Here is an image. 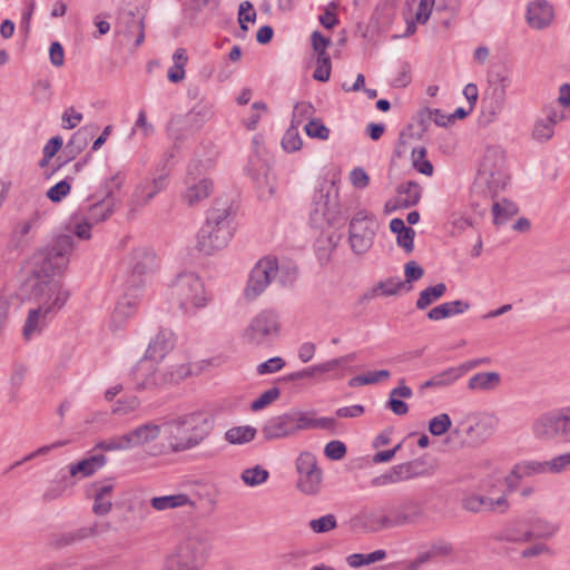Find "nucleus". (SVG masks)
Instances as JSON below:
<instances>
[{"label":"nucleus","instance_id":"obj_44","mask_svg":"<svg viewBox=\"0 0 570 570\" xmlns=\"http://www.w3.org/2000/svg\"><path fill=\"white\" fill-rule=\"evenodd\" d=\"M338 238L334 235L317 238L315 243V254L321 265H326L333 252L336 249Z\"/></svg>","mask_w":570,"mask_h":570},{"label":"nucleus","instance_id":"obj_56","mask_svg":"<svg viewBox=\"0 0 570 570\" xmlns=\"http://www.w3.org/2000/svg\"><path fill=\"white\" fill-rule=\"evenodd\" d=\"M434 380L436 382L438 389L446 387L456 382L460 377L463 376L459 366L449 367L435 375Z\"/></svg>","mask_w":570,"mask_h":570},{"label":"nucleus","instance_id":"obj_62","mask_svg":"<svg viewBox=\"0 0 570 570\" xmlns=\"http://www.w3.org/2000/svg\"><path fill=\"white\" fill-rule=\"evenodd\" d=\"M71 190V186H70V183L68 181V179H62L60 180L59 183H57L56 185H53L52 187H50L48 190H47V197L53 202V203H59L61 202V199L63 197H66Z\"/></svg>","mask_w":570,"mask_h":570},{"label":"nucleus","instance_id":"obj_49","mask_svg":"<svg viewBox=\"0 0 570 570\" xmlns=\"http://www.w3.org/2000/svg\"><path fill=\"white\" fill-rule=\"evenodd\" d=\"M426 149L422 146L414 147L411 153V160L413 167L421 174L431 176L433 174V166L426 158Z\"/></svg>","mask_w":570,"mask_h":570},{"label":"nucleus","instance_id":"obj_28","mask_svg":"<svg viewBox=\"0 0 570 570\" xmlns=\"http://www.w3.org/2000/svg\"><path fill=\"white\" fill-rule=\"evenodd\" d=\"M553 19L552 6L546 0H538L528 6L527 22L533 29L548 27Z\"/></svg>","mask_w":570,"mask_h":570},{"label":"nucleus","instance_id":"obj_32","mask_svg":"<svg viewBox=\"0 0 570 570\" xmlns=\"http://www.w3.org/2000/svg\"><path fill=\"white\" fill-rule=\"evenodd\" d=\"M107 462V458L104 454H94L85 458L76 463L70 464L69 474L72 478L80 476L87 478L92 475L95 472L100 470Z\"/></svg>","mask_w":570,"mask_h":570},{"label":"nucleus","instance_id":"obj_24","mask_svg":"<svg viewBox=\"0 0 570 570\" xmlns=\"http://www.w3.org/2000/svg\"><path fill=\"white\" fill-rule=\"evenodd\" d=\"M295 432H299L303 430H328L334 431L336 428V421L333 417H316L315 411H299V410H291Z\"/></svg>","mask_w":570,"mask_h":570},{"label":"nucleus","instance_id":"obj_19","mask_svg":"<svg viewBox=\"0 0 570 570\" xmlns=\"http://www.w3.org/2000/svg\"><path fill=\"white\" fill-rule=\"evenodd\" d=\"M461 507L463 510L472 513L493 512L502 514L510 509V503L505 494L492 499L479 493L469 492L463 495Z\"/></svg>","mask_w":570,"mask_h":570},{"label":"nucleus","instance_id":"obj_51","mask_svg":"<svg viewBox=\"0 0 570 570\" xmlns=\"http://www.w3.org/2000/svg\"><path fill=\"white\" fill-rule=\"evenodd\" d=\"M337 527L336 517L332 513L325 514L317 519H312L308 522V528L314 533H327Z\"/></svg>","mask_w":570,"mask_h":570},{"label":"nucleus","instance_id":"obj_6","mask_svg":"<svg viewBox=\"0 0 570 570\" xmlns=\"http://www.w3.org/2000/svg\"><path fill=\"white\" fill-rule=\"evenodd\" d=\"M498 424L499 420L492 413H468L456 421L452 434L462 446L478 448L494 434Z\"/></svg>","mask_w":570,"mask_h":570},{"label":"nucleus","instance_id":"obj_10","mask_svg":"<svg viewBox=\"0 0 570 570\" xmlns=\"http://www.w3.org/2000/svg\"><path fill=\"white\" fill-rule=\"evenodd\" d=\"M507 183L508 175L503 153L498 148L487 149L478 170L476 184L485 186L491 196L494 197L504 189Z\"/></svg>","mask_w":570,"mask_h":570},{"label":"nucleus","instance_id":"obj_50","mask_svg":"<svg viewBox=\"0 0 570 570\" xmlns=\"http://www.w3.org/2000/svg\"><path fill=\"white\" fill-rule=\"evenodd\" d=\"M95 449L108 452L125 451L130 449V444L128 443L127 433H125L98 442Z\"/></svg>","mask_w":570,"mask_h":570},{"label":"nucleus","instance_id":"obj_14","mask_svg":"<svg viewBox=\"0 0 570 570\" xmlns=\"http://www.w3.org/2000/svg\"><path fill=\"white\" fill-rule=\"evenodd\" d=\"M532 433L540 441L561 439L569 442L567 407L541 414L532 424Z\"/></svg>","mask_w":570,"mask_h":570},{"label":"nucleus","instance_id":"obj_38","mask_svg":"<svg viewBox=\"0 0 570 570\" xmlns=\"http://www.w3.org/2000/svg\"><path fill=\"white\" fill-rule=\"evenodd\" d=\"M397 206L409 208L415 206L422 195V188L416 181H405L397 186Z\"/></svg>","mask_w":570,"mask_h":570},{"label":"nucleus","instance_id":"obj_37","mask_svg":"<svg viewBox=\"0 0 570 570\" xmlns=\"http://www.w3.org/2000/svg\"><path fill=\"white\" fill-rule=\"evenodd\" d=\"M354 360H355V354L354 353H351V354H347V355H344V356H340V357H336V358H332V360L326 361L324 363L316 364V365H313L311 367L301 370L299 371L301 372V377L303 380V379L312 377V376H314L316 374L327 373V372L334 371V370H336L338 367L345 366L346 364L353 362Z\"/></svg>","mask_w":570,"mask_h":570},{"label":"nucleus","instance_id":"obj_21","mask_svg":"<svg viewBox=\"0 0 570 570\" xmlns=\"http://www.w3.org/2000/svg\"><path fill=\"white\" fill-rule=\"evenodd\" d=\"M197 164H189L187 177L185 180L186 190L183 194V200L189 206H194L207 198L213 190V181L208 178H198L195 175Z\"/></svg>","mask_w":570,"mask_h":570},{"label":"nucleus","instance_id":"obj_30","mask_svg":"<svg viewBox=\"0 0 570 570\" xmlns=\"http://www.w3.org/2000/svg\"><path fill=\"white\" fill-rule=\"evenodd\" d=\"M163 435V424L146 423L137 426L127 433L128 443L130 449L145 445Z\"/></svg>","mask_w":570,"mask_h":570},{"label":"nucleus","instance_id":"obj_43","mask_svg":"<svg viewBox=\"0 0 570 570\" xmlns=\"http://www.w3.org/2000/svg\"><path fill=\"white\" fill-rule=\"evenodd\" d=\"M445 293L446 285L444 283H438L434 286L426 287L420 292L415 306L417 309L423 311L439 301Z\"/></svg>","mask_w":570,"mask_h":570},{"label":"nucleus","instance_id":"obj_29","mask_svg":"<svg viewBox=\"0 0 570 570\" xmlns=\"http://www.w3.org/2000/svg\"><path fill=\"white\" fill-rule=\"evenodd\" d=\"M174 347V334L168 330H161L150 341L145 357L158 363Z\"/></svg>","mask_w":570,"mask_h":570},{"label":"nucleus","instance_id":"obj_31","mask_svg":"<svg viewBox=\"0 0 570 570\" xmlns=\"http://www.w3.org/2000/svg\"><path fill=\"white\" fill-rule=\"evenodd\" d=\"M412 389L405 384V380L401 379L399 385L390 391L386 407L395 415H405L409 412V405L401 399H411Z\"/></svg>","mask_w":570,"mask_h":570},{"label":"nucleus","instance_id":"obj_61","mask_svg":"<svg viewBox=\"0 0 570 570\" xmlns=\"http://www.w3.org/2000/svg\"><path fill=\"white\" fill-rule=\"evenodd\" d=\"M548 471L551 474H558L570 470V453H563L547 460Z\"/></svg>","mask_w":570,"mask_h":570},{"label":"nucleus","instance_id":"obj_16","mask_svg":"<svg viewBox=\"0 0 570 570\" xmlns=\"http://www.w3.org/2000/svg\"><path fill=\"white\" fill-rule=\"evenodd\" d=\"M125 266L129 273L127 284L129 287H138L146 282L157 267L155 254L147 248H136L125 259Z\"/></svg>","mask_w":570,"mask_h":570},{"label":"nucleus","instance_id":"obj_45","mask_svg":"<svg viewBox=\"0 0 570 570\" xmlns=\"http://www.w3.org/2000/svg\"><path fill=\"white\" fill-rule=\"evenodd\" d=\"M492 213L493 223L495 225H502L518 214V206L508 199H502V202H495L493 204Z\"/></svg>","mask_w":570,"mask_h":570},{"label":"nucleus","instance_id":"obj_9","mask_svg":"<svg viewBox=\"0 0 570 570\" xmlns=\"http://www.w3.org/2000/svg\"><path fill=\"white\" fill-rule=\"evenodd\" d=\"M72 248V236H59L50 246L39 254L32 277L58 278L57 276L62 274L69 264V255Z\"/></svg>","mask_w":570,"mask_h":570},{"label":"nucleus","instance_id":"obj_41","mask_svg":"<svg viewBox=\"0 0 570 570\" xmlns=\"http://www.w3.org/2000/svg\"><path fill=\"white\" fill-rule=\"evenodd\" d=\"M114 212L111 200L105 198L88 206L85 217L94 225L106 220Z\"/></svg>","mask_w":570,"mask_h":570},{"label":"nucleus","instance_id":"obj_33","mask_svg":"<svg viewBox=\"0 0 570 570\" xmlns=\"http://www.w3.org/2000/svg\"><path fill=\"white\" fill-rule=\"evenodd\" d=\"M138 305V297L136 295H125L117 302V305L111 314V325L120 327L129 317H131Z\"/></svg>","mask_w":570,"mask_h":570},{"label":"nucleus","instance_id":"obj_46","mask_svg":"<svg viewBox=\"0 0 570 570\" xmlns=\"http://www.w3.org/2000/svg\"><path fill=\"white\" fill-rule=\"evenodd\" d=\"M269 478V472L262 465L245 469L240 474V480L247 487H258L264 484Z\"/></svg>","mask_w":570,"mask_h":570},{"label":"nucleus","instance_id":"obj_5","mask_svg":"<svg viewBox=\"0 0 570 570\" xmlns=\"http://www.w3.org/2000/svg\"><path fill=\"white\" fill-rule=\"evenodd\" d=\"M282 331L279 313L265 308L254 315L240 334L244 345L253 348H268L278 340Z\"/></svg>","mask_w":570,"mask_h":570},{"label":"nucleus","instance_id":"obj_23","mask_svg":"<svg viewBox=\"0 0 570 570\" xmlns=\"http://www.w3.org/2000/svg\"><path fill=\"white\" fill-rule=\"evenodd\" d=\"M263 436L268 440H279L296 434L292 411L271 417L262 429Z\"/></svg>","mask_w":570,"mask_h":570},{"label":"nucleus","instance_id":"obj_64","mask_svg":"<svg viewBox=\"0 0 570 570\" xmlns=\"http://www.w3.org/2000/svg\"><path fill=\"white\" fill-rule=\"evenodd\" d=\"M404 286V282L400 278H389L382 281L375 287V292L381 291L382 295H396Z\"/></svg>","mask_w":570,"mask_h":570},{"label":"nucleus","instance_id":"obj_27","mask_svg":"<svg viewBox=\"0 0 570 570\" xmlns=\"http://www.w3.org/2000/svg\"><path fill=\"white\" fill-rule=\"evenodd\" d=\"M109 529V523L102 524L99 529L98 523L90 527H81L72 531L63 532L53 539V546L56 548H65L75 543L81 542L90 537L97 535L101 531Z\"/></svg>","mask_w":570,"mask_h":570},{"label":"nucleus","instance_id":"obj_53","mask_svg":"<svg viewBox=\"0 0 570 570\" xmlns=\"http://www.w3.org/2000/svg\"><path fill=\"white\" fill-rule=\"evenodd\" d=\"M282 147L287 153H294L301 149L302 138L296 125H291V127L285 131L282 138Z\"/></svg>","mask_w":570,"mask_h":570},{"label":"nucleus","instance_id":"obj_17","mask_svg":"<svg viewBox=\"0 0 570 570\" xmlns=\"http://www.w3.org/2000/svg\"><path fill=\"white\" fill-rule=\"evenodd\" d=\"M364 527L371 532L403 527L402 515L397 505H379L362 512Z\"/></svg>","mask_w":570,"mask_h":570},{"label":"nucleus","instance_id":"obj_48","mask_svg":"<svg viewBox=\"0 0 570 570\" xmlns=\"http://www.w3.org/2000/svg\"><path fill=\"white\" fill-rule=\"evenodd\" d=\"M515 465L523 478L549 473L547 461L524 460L518 462Z\"/></svg>","mask_w":570,"mask_h":570},{"label":"nucleus","instance_id":"obj_8","mask_svg":"<svg viewBox=\"0 0 570 570\" xmlns=\"http://www.w3.org/2000/svg\"><path fill=\"white\" fill-rule=\"evenodd\" d=\"M28 292L30 299L37 303V307L53 315H57L70 297L69 289L60 278L31 277Z\"/></svg>","mask_w":570,"mask_h":570},{"label":"nucleus","instance_id":"obj_22","mask_svg":"<svg viewBox=\"0 0 570 570\" xmlns=\"http://www.w3.org/2000/svg\"><path fill=\"white\" fill-rule=\"evenodd\" d=\"M115 483L111 479L97 481L88 489V495L94 499L92 512L96 515H106L112 509V492Z\"/></svg>","mask_w":570,"mask_h":570},{"label":"nucleus","instance_id":"obj_63","mask_svg":"<svg viewBox=\"0 0 570 570\" xmlns=\"http://www.w3.org/2000/svg\"><path fill=\"white\" fill-rule=\"evenodd\" d=\"M324 454L327 459L338 461L346 454V445L338 440H333L326 443Z\"/></svg>","mask_w":570,"mask_h":570},{"label":"nucleus","instance_id":"obj_59","mask_svg":"<svg viewBox=\"0 0 570 570\" xmlns=\"http://www.w3.org/2000/svg\"><path fill=\"white\" fill-rule=\"evenodd\" d=\"M406 466V471L410 480L416 479L420 476L430 475L432 473V469L426 465V463L421 459H415L412 461L404 462Z\"/></svg>","mask_w":570,"mask_h":570},{"label":"nucleus","instance_id":"obj_11","mask_svg":"<svg viewBox=\"0 0 570 570\" xmlns=\"http://www.w3.org/2000/svg\"><path fill=\"white\" fill-rule=\"evenodd\" d=\"M375 234V216L366 209L358 210L348 225V244L352 252L356 255L367 253L373 245Z\"/></svg>","mask_w":570,"mask_h":570},{"label":"nucleus","instance_id":"obj_52","mask_svg":"<svg viewBox=\"0 0 570 570\" xmlns=\"http://www.w3.org/2000/svg\"><path fill=\"white\" fill-rule=\"evenodd\" d=\"M95 127L85 126L79 128L68 140L71 147L76 148V151H82L89 144V140L94 136Z\"/></svg>","mask_w":570,"mask_h":570},{"label":"nucleus","instance_id":"obj_7","mask_svg":"<svg viewBox=\"0 0 570 570\" xmlns=\"http://www.w3.org/2000/svg\"><path fill=\"white\" fill-rule=\"evenodd\" d=\"M296 277V269L279 268L276 258L265 257L259 259L253 267L245 288L247 299L257 298L274 281L285 286L292 284Z\"/></svg>","mask_w":570,"mask_h":570},{"label":"nucleus","instance_id":"obj_12","mask_svg":"<svg viewBox=\"0 0 570 570\" xmlns=\"http://www.w3.org/2000/svg\"><path fill=\"white\" fill-rule=\"evenodd\" d=\"M203 552V541L188 537L167 557L163 570H200Z\"/></svg>","mask_w":570,"mask_h":570},{"label":"nucleus","instance_id":"obj_25","mask_svg":"<svg viewBox=\"0 0 570 570\" xmlns=\"http://www.w3.org/2000/svg\"><path fill=\"white\" fill-rule=\"evenodd\" d=\"M495 540L508 543L522 544L531 542V533L527 518L515 519L507 523L497 534Z\"/></svg>","mask_w":570,"mask_h":570},{"label":"nucleus","instance_id":"obj_18","mask_svg":"<svg viewBox=\"0 0 570 570\" xmlns=\"http://www.w3.org/2000/svg\"><path fill=\"white\" fill-rule=\"evenodd\" d=\"M511 77L508 72H498L490 80V87L482 100L483 115L494 119L504 108L507 91L511 86Z\"/></svg>","mask_w":570,"mask_h":570},{"label":"nucleus","instance_id":"obj_3","mask_svg":"<svg viewBox=\"0 0 570 570\" xmlns=\"http://www.w3.org/2000/svg\"><path fill=\"white\" fill-rule=\"evenodd\" d=\"M346 216L342 210L335 179L324 180L313 196L309 224L314 228L338 227Z\"/></svg>","mask_w":570,"mask_h":570},{"label":"nucleus","instance_id":"obj_42","mask_svg":"<svg viewBox=\"0 0 570 570\" xmlns=\"http://www.w3.org/2000/svg\"><path fill=\"white\" fill-rule=\"evenodd\" d=\"M256 429L250 425H240L228 429L224 439L229 444H246L255 439Z\"/></svg>","mask_w":570,"mask_h":570},{"label":"nucleus","instance_id":"obj_1","mask_svg":"<svg viewBox=\"0 0 570 570\" xmlns=\"http://www.w3.org/2000/svg\"><path fill=\"white\" fill-rule=\"evenodd\" d=\"M213 430V421L206 412L181 414L163 423V442L159 453H180L203 443Z\"/></svg>","mask_w":570,"mask_h":570},{"label":"nucleus","instance_id":"obj_58","mask_svg":"<svg viewBox=\"0 0 570 570\" xmlns=\"http://www.w3.org/2000/svg\"><path fill=\"white\" fill-rule=\"evenodd\" d=\"M281 391L278 387H272L264 391L255 401H253L250 409L253 411H261L267 405L273 403L279 397Z\"/></svg>","mask_w":570,"mask_h":570},{"label":"nucleus","instance_id":"obj_34","mask_svg":"<svg viewBox=\"0 0 570 570\" xmlns=\"http://www.w3.org/2000/svg\"><path fill=\"white\" fill-rule=\"evenodd\" d=\"M531 541L549 540L559 531V525L542 518H527Z\"/></svg>","mask_w":570,"mask_h":570},{"label":"nucleus","instance_id":"obj_15","mask_svg":"<svg viewBox=\"0 0 570 570\" xmlns=\"http://www.w3.org/2000/svg\"><path fill=\"white\" fill-rule=\"evenodd\" d=\"M156 362H151L144 356L132 368V380L138 390L149 389L167 382H178L188 374V368L180 365L175 372L161 376L156 368Z\"/></svg>","mask_w":570,"mask_h":570},{"label":"nucleus","instance_id":"obj_2","mask_svg":"<svg viewBox=\"0 0 570 570\" xmlns=\"http://www.w3.org/2000/svg\"><path fill=\"white\" fill-rule=\"evenodd\" d=\"M235 214L232 205L216 204L207 210L205 223L196 236V248L206 256L225 249L234 237Z\"/></svg>","mask_w":570,"mask_h":570},{"label":"nucleus","instance_id":"obj_60","mask_svg":"<svg viewBox=\"0 0 570 570\" xmlns=\"http://www.w3.org/2000/svg\"><path fill=\"white\" fill-rule=\"evenodd\" d=\"M256 20V11L254 9V6L249 1H243L239 4L238 10V22L240 26V29L246 32L248 30L246 23L247 22H255Z\"/></svg>","mask_w":570,"mask_h":570},{"label":"nucleus","instance_id":"obj_47","mask_svg":"<svg viewBox=\"0 0 570 570\" xmlns=\"http://www.w3.org/2000/svg\"><path fill=\"white\" fill-rule=\"evenodd\" d=\"M386 557L385 550H375L371 553H353L346 558V562L351 568H360L377 561L383 560Z\"/></svg>","mask_w":570,"mask_h":570},{"label":"nucleus","instance_id":"obj_20","mask_svg":"<svg viewBox=\"0 0 570 570\" xmlns=\"http://www.w3.org/2000/svg\"><path fill=\"white\" fill-rule=\"evenodd\" d=\"M167 185V175L163 174L153 179H144L135 187L128 206L130 212H137L146 206L158 193L164 190Z\"/></svg>","mask_w":570,"mask_h":570},{"label":"nucleus","instance_id":"obj_54","mask_svg":"<svg viewBox=\"0 0 570 570\" xmlns=\"http://www.w3.org/2000/svg\"><path fill=\"white\" fill-rule=\"evenodd\" d=\"M314 106L308 101H301L294 106L291 125L298 127L306 119H314Z\"/></svg>","mask_w":570,"mask_h":570},{"label":"nucleus","instance_id":"obj_13","mask_svg":"<svg viewBox=\"0 0 570 570\" xmlns=\"http://www.w3.org/2000/svg\"><path fill=\"white\" fill-rule=\"evenodd\" d=\"M295 470L297 473L296 488L299 492L305 495H316L321 492L323 471L314 453L301 452L295 460Z\"/></svg>","mask_w":570,"mask_h":570},{"label":"nucleus","instance_id":"obj_57","mask_svg":"<svg viewBox=\"0 0 570 570\" xmlns=\"http://www.w3.org/2000/svg\"><path fill=\"white\" fill-rule=\"evenodd\" d=\"M304 129L311 138L326 140L330 137V129L320 119H311Z\"/></svg>","mask_w":570,"mask_h":570},{"label":"nucleus","instance_id":"obj_26","mask_svg":"<svg viewBox=\"0 0 570 570\" xmlns=\"http://www.w3.org/2000/svg\"><path fill=\"white\" fill-rule=\"evenodd\" d=\"M55 316L56 315L51 313H45V311L39 307L30 308L22 326L23 338L29 341L33 336L40 335L47 327L49 321Z\"/></svg>","mask_w":570,"mask_h":570},{"label":"nucleus","instance_id":"obj_40","mask_svg":"<svg viewBox=\"0 0 570 570\" xmlns=\"http://www.w3.org/2000/svg\"><path fill=\"white\" fill-rule=\"evenodd\" d=\"M399 509L404 525L417 523L425 514L422 504L413 499H407L401 502L399 504Z\"/></svg>","mask_w":570,"mask_h":570},{"label":"nucleus","instance_id":"obj_55","mask_svg":"<svg viewBox=\"0 0 570 570\" xmlns=\"http://www.w3.org/2000/svg\"><path fill=\"white\" fill-rule=\"evenodd\" d=\"M452 426V421L449 414L441 413L432 417L429 422V431L434 436H441L446 433Z\"/></svg>","mask_w":570,"mask_h":570},{"label":"nucleus","instance_id":"obj_35","mask_svg":"<svg viewBox=\"0 0 570 570\" xmlns=\"http://www.w3.org/2000/svg\"><path fill=\"white\" fill-rule=\"evenodd\" d=\"M469 308L470 304L468 302L456 299L433 307L432 309L429 311L428 317L431 321H440L443 318L463 314Z\"/></svg>","mask_w":570,"mask_h":570},{"label":"nucleus","instance_id":"obj_39","mask_svg":"<svg viewBox=\"0 0 570 570\" xmlns=\"http://www.w3.org/2000/svg\"><path fill=\"white\" fill-rule=\"evenodd\" d=\"M501 383V376L497 372H480L472 375L468 381L470 391L490 392Z\"/></svg>","mask_w":570,"mask_h":570},{"label":"nucleus","instance_id":"obj_36","mask_svg":"<svg viewBox=\"0 0 570 570\" xmlns=\"http://www.w3.org/2000/svg\"><path fill=\"white\" fill-rule=\"evenodd\" d=\"M150 505L156 511H166L181 507H194L193 500L186 493H175L169 495L154 497Z\"/></svg>","mask_w":570,"mask_h":570},{"label":"nucleus","instance_id":"obj_4","mask_svg":"<svg viewBox=\"0 0 570 570\" xmlns=\"http://www.w3.org/2000/svg\"><path fill=\"white\" fill-rule=\"evenodd\" d=\"M170 296L185 316H195L212 301L203 279L194 272L176 276L170 285Z\"/></svg>","mask_w":570,"mask_h":570}]
</instances>
